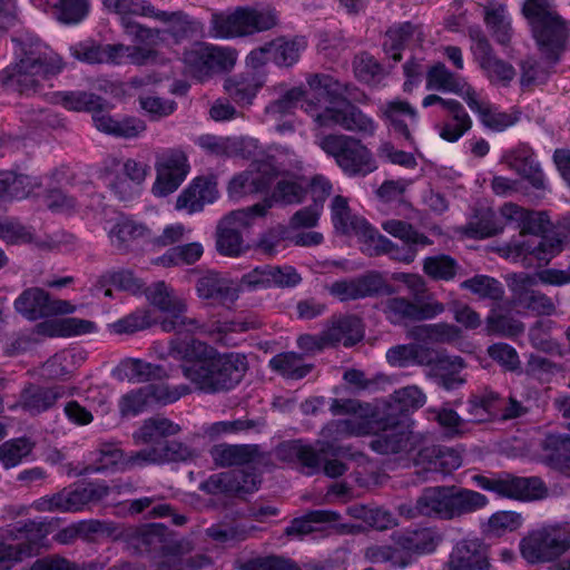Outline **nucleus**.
Segmentation results:
<instances>
[{
  "label": "nucleus",
  "instance_id": "nucleus-39",
  "mask_svg": "<svg viewBox=\"0 0 570 570\" xmlns=\"http://www.w3.org/2000/svg\"><path fill=\"white\" fill-rule=\"evenodd\" d=\"M7 532L12 540L20 541L14 546L21 550L22 557L31 556L46 538L45 524L33 520L18 521Z\"/></svg>",
  "mask_w": 570,
  "mask_h": 570
},
{
  "label": "nucleus",
  "instance_id": "nucleus-42",
  "mask_svg": "<svg viewBox=\"0 0 570 570\" xmlns=\"http://www.w3.org/2000/svg\"><path fill=\"white\" fill-rule=\"evenodd\" d=\"M469 108L479 116L480 121L489 129L502 131L515 122V118L507 112H501L489 102L480 101L475 90H469L465 96Z\"/></svg>",
  "mask_w": 570,
  "mask_h": 570
},
{
  "label": "nucleus",
  "instance_id": "nucleus-32",
  "mask_svg": "<svg viewBox=\"0 0 570 570\" xmlns=\"http://www.w3.org/2000/svg\"><path fill=\"white\" fill-rule=\"evenodd\" d=\"M561 249V242L557 238L542 237L540 239L512 240L508 244V256L519 259L532 255L539 262L549 263Z\"/></svg>",
  "mask_w": 570,
  "mask_h": 570
},
{
  "label": "nucleus",
  "instance_id": "nucleus-13",
  "mask_svg": "<svg viewBox=\"0 0 570 570\" xmlns=\"http://www.w3.org/2000/svg\"><path fill=\"white\" fill-rule=\"evenodd\" d=\"M187 155L180 148H168L156 156V180L151 191L157 197H166L176 191L189 173Z\"/></svg>",
  "mask_w": 570,
  "mask_h": 570
},
{
  "label": "nucleus",
  "instance_id": "nucleus-25",
  "mask_svg": "<svg viewBox=\"0 0 570 570\" xmlns=\"http://www.w3.org/2000/svg\"><path fill=\"white\" fill-rule=\"evenodd\" d=\"M446 570H489L488 547L479 539H464L453 548Z\"/></svg>",
  "mask_w": 570,
  "mask_h": 570
},
{
  "label": "nucleus",
  "instance_id": "nucleus-63",
  "mask_svg": "<svg viewBox=\"0 0 570 570\" xmlns=\"http://www.w3.org/2000/svg\"><path fill=\"white\" fill-rule=\"evenodd\" d=\"M104 7L120 17L121 24L130 16L153 18L156 8L146 0H101Z\"/></svg>",
  "mask_w": 570,
  "mask_h": 570
},
{
  "label": "nucleus",
  "instance_id": "nucleus-43",
  "mask_svg": "<svg viewBox=\"0 0 570 570\" xmlns=\"http://www.w3.org/2000/svg\"><path fill=\"white\" fill-rule=\"evenodd\" d=\"M135 452L125 455L124 451L115 442H100L98 448L90 452V460L94 466L90 469L95 472L108 470L110 468H119L129 470L137 465L129 464V460Z\"/></svg>",
  "mask_w": 570,
  "mask_h": 570
},
{
  "label": "nucleus",
  "instance_id": "nucleus-48",
  "mask_svg": "<svg viewBox=\"0 0 570 570\" xmlns=\"http://www.w3.org/2000/svg\"><path fill=\"white\" fill-rule=\"evenodd\" d=\"M263 82L254 75H237L224 81L228 97L240 106L250 105Z\"/></svg>",
  "mask_w": 570,
  "mask_h": 570
},
{
  "label": "nucleus",
  "instance_id": "nucleus-20",
  "mask_svg": "<svg viewBox=\"0 0 570 570\" xmlns=\"http://www.w3.org/2000/svg\"><path fill=\"white\" fill-rule=\"evenodd\" d=\"M16 311L29 321H37L53 314H70L75 306L68 301H51L49 294L39 287L23 291L14 301Z\"/></svg>",
  "mask_w": 570,
  "mask_h": 570
},
{
  "label": "nucleus",
  "instance_id": "nucleus-18",
  "mask_svg": "<svg viewBox=\"0 0 570 570\" xmlns=\"http://www.w3.org/2000/svg\"><path fill=\"white\" fill-rule=\"evenodd\" d=\"M469 36L473 41L472 51L492 83L508 86L515 76L513 66L498 58L480 27L469 28Z\"/></svg>",
  "mask_w": 570,
  "mask_h": 570
},
{
  "label": "nucleus",
  "instance_id": "nucleus-12",
  "mask_svg": "<svg viewBox=\"0 0 570 570\" xmlns=\"http://www.w3.org/2000/svg\"><path fill=\"white\" fill-rule=\"evenodd\" d=\"M340 451L341 448L330 441L318 440L314 446L298 439L281 443L277 456L282 461L296 463L304 474L314 475L322 470L323 456H336Z\"/></svg>",
  "mask_w": 570,
  "mask_h": 570
},
{
  "label": "nucleus",
  "instance_id": "nucleus-8",
  "mask_svg": "<svg viewBox=\"0 0 570 570\" xmlns=\"http://www.w3.org/2000/svg\"><path fill=\"white\" fill-rule=\"evenodd\" d=\"M570 551V527L548 524L530 531L520 541V553L530 564L557 563Z\"/></svg>",
  "mask_w": 570,
  "mask_h": 570
},
{
  "label": "nucleus",
  "instance_id": "nucleus-47",
  "mask_svg": "<svg viewBox=\"0 0 570 570\" xmlns=\"http://www.w3.org/2000/svg\"><path fill=\"white\" fill-rule=\"evenodd\" d=\"M365 240L374 244L373 254H385L390 258L405 264L412 263L415 259L419 249L424 247L423 245H411L404 243L399 245L384 235L377 233L376 229H374V235L372 237H366Z\"/></svg>",
  "mask_w": 570,
  "mask_h": 570
},
{
  "label": "nucleus",
  "instance_id": "nucleus-1",
  "mask_svg": "<svg viewBox=\"0 0 570 570\" xmlns=\"http://www.w3.org/2000/svg\"><path fill=\"white\" fill-rule=\"evenodd\" d=\"M168 354L179 361L183 375L202 393L219 394L234 390L244 379L248 363L244 354L219 353L193 336L169 341Z\"/></svg>",
  "mask_w": 570,
  "mask_h": 570
},
{
  "label": "nucleus",
  "instance_id": "nucleus-58",
  "mask_svg": "<svg viewBox=\"0 0 570 570\" xmlns=\"http://www.w3.org/2000/svg\"><path fill=\"white\" fill-rule=\"evenodd\" d=\"M153 18L166 24L164 32L169 35L177 43L194 31L189 16L183 11L169 12L156 9Z\"/></svg>",
  "mask_w": 570,
  "mask_h": 570
},
{
  "label": "nucleus",
  "instance_id": "nucleus-49",
  "mask_svg": "<svg viewBox=\"0 0 570 570\" xmlns=\"http://www.w3.org/2000/svg\"><path fill=\"white\" fill-rule=\"evenodd\" d=\"M446 114L448 119L440 126L439 135L445 141L455 142L471 129L472 120L458 100Z\"/></svg>",
  "mask_w": 570,
  "mask_h": 570
},
{
  "label": "nucleus",
  "instance_id": "nucleus-23",
  "mask_svg": "<svg viewBox=\"0 0 570 570\" xmlns=\"http://www.w3.org/2000/svg\"><path fill=\"white\" fill-rule=\"evenodd\" d=\"M502 163L525 179L537 190L547 188L546 177L540 164L535 160L533 149L527 144H519L502 156Z\"/></svg>",
  "mask_w": 570,
  "mask_h": 570
},
{
  "label": "nucleus",
  "instance_id": "nucleus-45",
  "mask_svg": "<svg viewBox=\"0 0 570 570\" xmlns=\"http://www.w3.org/2000/svg\"><path fill=\"white\" fill-rule=\"evenodd\" d=\"M180 432V426L167 417L155 416L144 421L140 429L134 433V439L138 442L156 445L164 442L167 436Z\"/></svg>",
  "mask_w": 570,
  "mask_h": 570
},
{
  "label": "nucleus",
  "instance_id": "nucleus-4",
  "mask_svg": "<svg viewBox=\"0 0 570 570\" xmlns=\"http://www.w3.org/2000/svg\"><path fill=\"white\" fill-rule=\"evenodd\" d=\"M522 12L531 26L540 51L556 63L570 35L567 21L556 11L550 0H525Z\"/></svg>",
  "mask_w": 570,
  "mask_h": 570
},
{
  "label": "nucleus",
  "instance_id": "nucleus-62",
  "mask_svg": "<svg viewBox=\"0 0 570 570\" xmlns=\"http://www.w3.org/2000/svg\"><path fill=\"white\" fill-rule=\"evenodd\" d=\"M460 287L470 291L481 299L500 301L504 295L503 285L488 275H475L463 281Z\"/></svg>",
  "mask_w": 570,
  "mask_h": 570
},
{
  "label": "nucleus",
  "instance_id": "nucleus-27",
  "mask_svg": "<svg viewBox=\"0 0 570 570\" xmlns=\"http://www.w3.org/2000/svg\"><path fill=\"white\" fill-rule=\"evenodd\" d=\"M393 543L411 558L412 554L433 552L441 542V535L432 528H419L392 533Z\"/></svg>",
  "mask_w": 570,
  "mask_h": 570
},
{
  "label": "nucleus",
  "instance_id": "nucleus-40",
  "mask_svg": "<svg viewBox=\"0 0 570 570\" xmlns=\"http://www.w3.org/2000/svg\"><path fill=\"white\" fill-rule=\"evenodd\" d=\"M382 112L392 129L413 145L414 138L404 118L407 117L411 125H416L419 121L416 110L407 101L392 100L382 107Z\"/></svg>",
  "mask_w": 570,
  "mask_h": 570
},
{
  "label": "nucleus",
  "instance_id": "nucleus-17",
  "mask_svg": "<svg viewBox=\"0 0 570 570\" xmlns=\"http://www.w3.org/2000/svg\"><path fill=\"white\" fill-rule=\"evenodd\" d=\"M188 393H190V387L186 384L178 385L173 390L165 385L149 384L122 395L118 404L119 412L122 416H135L144 412L154 401L165 404L173 403Z\"/></svg>",
  "mask_w": 570,
  "mask_h": 570
},
{
  "label": "nucleus",
  "instance_id": "nucleus-34",
  "mask_svg": "<svg viewBox=\"0 0 570 570\" xmlns=\"http://www.w3.org/2000/svg\"><path fill=\"white\" fill-rule=\"evenodd\" d=\"M196 291L200 298L220 305L233 304L238 298L237 288L233 287L229 279L217 273H208L198 278Z\"/></svg>",
  "mask_w": 570,
  "mask_h": 570
},
{
  "label": "nucleus",
  "instance_id": "nucleus-38",
  "mask_svg": "<svg viewBox=\"0 0 570 570\" xmlns=\"http://www.w3.org/2000/svg\"><path fill=\"white\" fill-rule=\"evenodd\" d=\"M433 364V377L438 386L446 391H453L465 383V379L459 375L465 367V362L461 356L439 354L434 356Z\"/></svg>",
  "mask_w": 570,
  "mask_h": 570
},
{
  "label": "nucleus",
  "instance_id": "nucleus-51",
  "mask_svg": "<svg viewBox=\"0 0 570 570\" xmlns=\"http://www.w3.org/2000/svg\"><path fill=\"white\" fill-rule=\"evenodd\" d=\"M256 449L247 444H218L215 445L210 455L218 466L243 465L252 462L256 455Z\"/></svg>",
  "mask_w": 570,
  "mask_h": 570
},
{
  "label": "nucleus",
  "instance_id": "nucleus-44",
  "mask_svg": "<svg viewBox=\"0 0 570 570\" xmlns=\"http://www.w3.org/2000/svg\"><path fill=\"white\" fill-rule=\"evenodd\" d=\"M363 336L362 321L355 315L340 317L326 331V338L331 344L343 343L344 346L355 345Z\"/></svg>",
  "mask_w": 570,
  "mask_h": 570
},
{
  "label": "nucleus",
  "instance_id": "nucleus-24",
  "mask_svg": "<svg viewBox=\"0 0 570 570\" xmlns=\"http://www.w3.org/2000/svg\"><path fill=\"white\" fill-rule=\"evenodd\" d=\"M195 456V451L187 444L176 440H165L156 445L142 449L132 454L128 461L131 465L165 464L184 462Z\"/></svg>",
  "mask_w": 570,
  "mask_h": 570
},
{
  "label": "nucleus",
  "instance_id": "nucleus-61",
  "mask_svg": "<svg viewBox=\"0 0 570 570\" xmlns=\"http://www.w3.org/2000/svg\"><path fill=\"white\" fill-rule=\"evenodd\" d=\"M315 94V90L308 86V90H304L301 87H294L287 90L282 97L269 102L265 112L274 118L289 114L299 102L303 109L304 102Z\"/></svg>",
  "mask_w": 570,
  "mask_h": 570
},
{
  "label": "nucleus",
  "instance_id": "nucleus-56",
  "mask_svg": "<svg viewBox=\"0 0 570 570\" xmlns=\"http://www.w3.org/2000/svg\"><path fill=\"white\" fill-rule=\"evenodd\" d=\"M501 215L508 220L519 223L521 236L528 234L537 236L544 230L542 213L530 212L513 203H508L502 206Z\"/></svg>",
  "mask_w": 570,
  "mask_h": 570
},
{
  "label": "nucleus",
  "instance_id": "nucleus-60",
  "mask_svg": "<svg viewBox=\"0 0 570 570\" xmlns=\"http://www.w3.org/2000/svg\"><path fill=\"white\" fill-rule=\"evenodd\" d=\"M203 326L204 328L200 333L208 334L215 341L227 345L229 344L228 334L244 333L258 328L261 326V322L256 318H236L232 321L216 322L209 328H207L205 324H203Z\"/></svg>",
  "mask_w": 570,
  "mask_h": 570
},
{
  "label": "nucleus",
  "instance_id": "nucleus-33",
  "mask_svg": "<svg viewBox=\"0 0 570 570\" xmlns=\"http://www.w3.org/2000/svg\"><path fill=\"white\" fill-rule=\"evenodd\" d=\"M417 463L425 464L428 473H452L462 465L460 453L452 448L429 446L419 451Z\"/></svg>",
  "mask_w": 570,
  "mask_h": 570
},
{
  "label": "nucleus",
  "instance_id": "nucleus-19",
  "mask_svg": "<svg viewBox=\"0 0 570 570\" xmlns=\"http://www.w3.org/2000/svg\"><path fill=\"white\" fill-rule=\"evenodd\" d=\"M328 293L341 302H348L382 294L391 295L393 287L385 282L380 273L370 272L354 278L332 283L328 286Z\"/></svg>",
  "mask_w": 570,
  "mask_h": 570
},
{
  "label": "nucleus",
  "instance_id": "nucleus-9",
  "mask_svg": "<svg viewBox=\"0 0 570 570\" xmlns=\"http://www.w3.org/2000/svg\"><path fill=\"white\" fill-rule=\"evenodd\" d=\"M236 60L237 52L235 49L195 42L183 52V72L199 82H204L215 73L230 70Z\"/></svg>",
  "mask_w": 570,
  "mask_h": 570
},
{
  "label": "nucleus",
  "instance_id": "nucleus-15",
  "mask_svg": "<svg viewBox=\"0 0 570 570\" xmlns=\"http://www.w3.org/2000/svg\"><path fill=\"white\" fill-rule=\"evenodd\" d=\"M417 439L410 429L409 420L405 417H393L389 413L383 428L371 441V449L383 455L407 454L416 448Z\"/></svg>",
  "mask_w": 570,
  "mask_h": 570
},
{
  "label": "nucleus",
  "instance_id": "nucleus-53",
  "mask_svg": "<svg viewBox=\"0 0 570 570\" xmlns=\"http://www.w3.org/2000/svg\"><path fill=\"white\" fill-rule=\"evenodd\" d=\"M269 367L286 379L301 380L311 373L314 365L305 363L302 354L285 352L273 356Z\"/></svg>",
  "mask_w": 570,
  "mask_h": 570
},
{
  "label": "nucleus",
  "instance_id": "nucleus-59",
  "mask_svg": "<svg viewBox=\"0 0 570 570\" xmlns=\"http://www.w3.org/2000/svg\"><path fill=\"white\" fill-rule=\"evenodd\" d=\"M56 101L70 111H88L102 106V98L94 92L83 90L60 91L56 94Z\"/></svg>",
  "mask_w": 570,
  "mask_h": 570
},
{
  "label": "nucleus",
  "instance_id": "nucleus-28",
  "mask_svg": "<svg viewBox=\"0 0 570 570\" xmlns=\"http://www.w3.org/2000/svg\"><path fill=\"white\" fill-rule=\"evenodd\" d=\"M217 197L216 179L214 177H197L178 196L176 207L191 214L203 210L206 204L214 203Z\"/></svg>",
  "mask_w": 570,
  "mask_h": 570
},
{
  "label": "nucleus",
  "instance_id": "nucleus-54",
  "mask_svg": "<svg viewBox=\"0 0 570 570\" xmlns=\"http://www.w3.org/2000/svg\"><path fill=\"white\" fill-rule=\"evenodd\" d=\"M36 443L28 436L10 439L0 444V463L10 470L26 461L33 452Z\"/></svg>",
  "mask_w": 570,
  "mask_h": 570
},
{
  "label": "nucleus",
  "instance_id": "nucleus-10",
  "mask_svg": "<svg viewBox=\"0 0 570 570\" xmlns=\"http://www.w3.org/2000/svg\"><path fill=\"white\" fill-rule=\"evenodd\" d=\"M145 293L153 306L169 315L160 323L163 331L177 334L203 331V323L198 318L186 315V301L165 282L151 284Z\"/></svg>",
  "mask_w": 570,
  "mask_h": 570
},
{
  "label": "nucleus",
  "instance_id": "nucleus-11",
  "mask_svg": "<svg viewBox=\"0 0 570 570\" xmlns=\"http://www.w3.org/2000/svg\"><path fill=\"white\" fill-rule=\"evenodd\" d=\"M281 175L274 157L266 156L255 159L249 168L235 175L228 184V195L234 200L243 197L264 193L269 189L275 179Z\"/></svg>",
  "mask_w": 570,
  "mask_h": 570
},
{
  "label": "nucleus",
  "instance_id": "nucleus-6",
  "mask_svg": "<svg viewBox=\"0 0 570 570\" xmlns=\"http://www.w3.org/2000/svg\"><path fill=\"white\" fill-rule=\"evenodd\" d=\"M276 24L275 10L239 6L213 12L209 20V35L216 39H235L269 30Z\"/></svg>",
  "mask_w": 570,
  "mask_h": 570
},
{
  "label": "nucleus",
  "instance_id": "nucleus-46",
  "mask_svg": "<svg viewBox=\"0 0 570 570\" xmlns=\"http://www.w3.org/2000/svg\"><path fill=\"white\" fill-rule=\"evenodd\" d=\"M120 380L142 383L150 380L161 379L166 372L161 365L151 364L139 358L124 360L116 370Z\"/></svg>",
  "mask_w": 570,
  "mask_h": 570
},
{
  "label": "nucleus",
  "instance_id": "nucleus-64",
  "mask_svg": "<svg viewBox=\"0 0 570 570\" xmlns=\"http://www.w3.org/2000/svg\"><path fill=\"white\" fill-rule=\"evenodd\" d=\"M460 268L458 262L445 254L429 256L423 261V272L434 281H452Z\"/></svg>",
  "mask_w": 570,
  "mask_h": 570
},
{
  "label": "nucleus",
  "instance_id": "nucleus-26",
  "mask_svg": "<svg viewBox=\"0 0 570 570\" xmlns=\"http://www.w3.org/2000/svg\"><path fill=\"white\" fill-rule=\"evenodd\" d=\"M307 195V187L298 177H283L277 180L272 193L263 202L250 206L256 216H264L275 204L284 206L303 203Z\"/></svg>",
  "mask_w": 570,
  "mask_h": 570
},
{
  "label": "nucleus",
  "instance_id": "nucleus-5",
  "mask_svg": "<svg viewBox=\"0 0 570 570\" xmlns=\"http://www.w3.org/2000/svg\"><path fill=\"white\" fill-rule=\"evenodd\" d=\"M21 57L10 75V81L23 95L36 94L45 80H48L63 68L61 58L47 51L39 42L21 41Z\"/></svg>",
  "mask_w": 570,
  "mask_h": 570
},
{
  "label": "nucleus",
  "instance_id": "nucleus-16",
  "mask_svg": "<svg viewBox=\"0 0 570 570\" xmlns=\"http://www.w3.org/2000/svg\"><path fill=\"white\" fill-rule=\"evenodd\" d=\"M381 305L386 320L393 325L432 320L445 311L444 304L439 301L417 302L403 296L389 297Z\"/></svg>",
  "mask_w": 570,
  "mask_h": 570
},
{
  "label": "nucleus",
  "instance_id": "nucleus-3",
  "mask_svg": "<svg viewBox=\"0 0 570 570\" xmlns=\"http://www.w3.org/2000/svg\"><path fill=\"white\" fill-rule=\"evenodd\" d=\"M488 498L476 491L456 485L424 488L417 498L422 517L453 520L483 509Z\"/></svg>",
  "mask_w": 570,
  "mask_h": 570
},
{
  "label": "nucleus",
  "instance_id": "nucleus-7",
  "mask_svg": "<svg viewBox=\"0 0 570 570\" xmlns=\"http://www.w3.org/2000/svg\"><path fill=\"white\" fill-rule=\"evenodd\" d=\"M318 146L348 177H365L377 169L372 151L354 136L328 134L320 139Z\"/></svg>",
  "mask_w": 570,
  "mask_h": 570
},
{
  "label": "nucleus",
  "instance_id": "nucleus-22",
  "mask_svg": "<svg viewBox=\"0 0 570 570\" xmlns=\"http://www.w3.org/2000/svg\"><path fill=\"white\" fill-rule=\"evenodd\" d=\"M534 285H537L535 276L525 273L514 274L510 283L514 304L539 316L552 315L556 312L552 298L533 289Z\"/></svg>",
  "mask_w": 570,
  "mask_h": 570
},
{
  "label": "nucleus",
  "instance_id": "nucleus-14",
  "mask_svg": "<svg viewBox=\"0 0 570 570\" xmlns=\"http://www.w3.org/2000/svg\"><path fill=\"white\" fill-rule=\"evenodd\" d=\"M472 481L483 490L515 500L542 499L547 493L543 481L537 476L521 478L508 474L504 478L494 479L475 474Z\"/></svg>",
  "mask_w": 570,
  "mask_h": 570
},
{
  "label": "nucleus",
  "instance_id": "nucleus-2",
  "mask_svg": "<svg viewBox=\"0 0 570 570\" xmlns=\"http://www.w3.org/2000/svg\"><path fill=\"white\" fill-rule=\"evenodd\" d=\"M307 86L315 90L303 105V110L318 127L341 128L361 137L375 135L377 124L351 99H355V87L342 82L327 73H314L307 77Z\"/></svg>",
  "mask_w": 570,
  "mask_h": 570
},
{
  "label": "nucleus",
  "instance_id": "nucleus-52",
  "mask_svg": "<svg viewBox=\"0 0 570 570\" xmlns=\"http://www.w3.org/2000/svg\"><path fill=\"white\" fill-rule=\"evenodd\" d=\"M393 403L389 405L390 412L395 417V413H399L397 419H409V413L422 407L426 402V396L420 387L416 385H409L396 390L392 394Z\"/></svg>",
  "mask_w": 570,
  "mask_h": 570
},
{
  "label": "nucleus",
  "instance_id": "nucleus-57",
  "mask_svg": "<svg viewBox=\"0 0 570 570\" xmlns=\"http://www.w3.org/2000/svg\"><path fill=\"white\" fill-rule=\"evenodd\" d=\"M484 22L498 43L505 46L511 41L512 28L505 6L484 7Z\"/></svg>",
  "mask_w": 570,
  "mask_h": 570
},
{
  "label": "nucleus",
  "instance_id": "nucleus-41",
  "mask_svg": "<svg viewBox=\"0 0 570 570\" xmlns=\"http://www.w3.org/2000/svg\"><path fill=\"white\" fill-rule=\"evenodd\" d=\"M542 448L546 452L547 464L570 476V435L549 433Z\"/></svg>",
  "mask_w": 570,
  "mask_h": 570
},
{
  "label": "nucleus",
  "instance_id": "nucleus-21",
  "mask_svg": "<svg viewBox=\"0 0 570 570\" xmlns=\"http://www.w3.org/2000/svg\"><path fill=\"white\" fill-rule=\"evenodd\" d=\"M256 214L250 206L244 209L234 210L225 216L217 228L216 246L220 254L237 256L243 250V232L250 227Z\"/></svg>",
  "mask_w": 570,
  "mask_h": 570
},
{
  "label": "nucleus",
  "instance_id": "nucleus-29",
  "mask_svg": "<svg viewBox=\"0 0 570 570\" xmlns=\"http://www.w3.org/2000/svg\"><path fill=\"white\" fill-rule=\"evenodd\" d=\"M66 394L62 385L43 387L29 384L21 391L19 404L26 412L37 415L51 409Z\"/></svg>",
  "mask_w": 570,
  "mask_h": 570
},
{
  "label": "nucleus",
  "instance_id": "nucleus-55",
  "mask_svg": "<svg viewBox=\"0 0 570 570\" xmlns=\"http://www.w3.org/2000/svg\"><path fill=\"white\" fill-rule=\"evenodd\" d=\"M109 491V487L104 482H89L67 490L70 512L81 511L86 505L101 501Z\"/></svg>",
  "mask_w": 570,
  "mask_h": 570
},
{
  "label": "nucleus",
  "instance_id": "nucleus-50",
  "mask_svg": "<svg viewBox=\"0 0 570 570\" xmlns=\"http://www.w3.org/2000/svg\"><path fill=\"white\" fill-rule=\"evenodd\" d=\"M498 401V394L494 392L472 394L466 402L465 422L484 423L491 421L497 415Z\"/></svg>",
  "mask_w": 570,
  "mask_h": 570
},
{
  "label": "nucleus",
  "instance_id": "nucleus-30",
  "mask_svg": "<svg viewBox=\"0 0 570 570\" xmlns=\"http://www.w3.org/2000/svg\"><path fill=\"white\" fill-rule=\"evenodd\" d=\"M149 229L128 218L117 220L108 232L112 247L120 254L132 250L141 239H150Z\"/></svg>",
  "mask_w": 570,
  "mask_h": 570
},
{
  "label": "nucleus",
  "instance_id": "nucleus-37",
  "mask_svg": "<svg viewBox=\"0 0 570 570\" xmlns=\"http://www.w3.org/2000/svg\"><path fill=\"white\" fill-rule=\"evenodd\" d=\"M426 89L459 95L465 101L469 90H474L464 78L450 71L442 62L433 65L426 71Z\"/></svg>",
  "mask_w": 570,
  "mask_h": 570
},
{
  "label": "nucleus",
  "instance_id": "nucleus-36",
  "mask_svg": "<svg viewBox=\"0 0 570 570\" xmlns=\"http://www.w3.org/2000/svg\"><path fill=\"white\" fill-rule=\"evenodd\" d=\"M386 360L391 365L399 367L428 366L434 363V351L417 343L400 344L386 351Z\"/></svg>",
  "mask_w": 570,
  "mask_h": 570
},
{
  "label": "nucleus",
  "instance_id": "nucleus-31",
  "mask_svg": "<svg viewBox=\"0 0 570 570\" xmlns=\"http://www.w3.org/2000/svg\"><path fill=\"white\" fill-rule=\"evenodd\" d=\"M332 220L336 230L345 235L372 237L374 228L361 217L352 216L346 198L335 196L332 200Z\"/></svg>",
  "mask_w": 570,
  "mask_h": 570
},
{
  "label": "nucleus",
  "instance_id": "nucleus-35",
  "mask_svg": "<svg viewBox=\"0 0 570 570\" xmlns=\"http://www.w3.org/2000/svg\"><path fill=\"white\" fill-rule=\"evenodd\" d=\"M39 178L14 170L0 171V202L21 200L40 187Z\"/></svg>",
  "mask_w": 570,
  "mask_h": 570
}]
</instances>
